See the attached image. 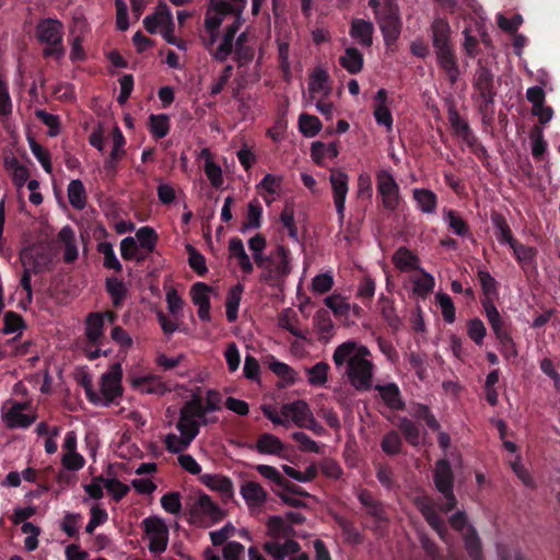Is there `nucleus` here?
<instances>
[{
    "label": "nucleus",
    "instance_id": "nucleus-1",
    "mask_svg": "<svg viewBox=\"0 0 560 560\" xmlns=\"http://www.w3.org/2000/svg\"><path fill=\"white\" fill-rule=\"evenodd\" d=\"M223 407V398L215 389L197 388L190 399L179 410L175 424L177 433L171 432L164 438V445L170 453H179L187 450L200 427L218 421L215 413Z\"/></svg>",
    "mask_w": 560,
    "mask_h": 560
},
{
    "label": "nucleus",
    "instance_id": "nucleus-2",
    "mask_svg": "<svg viewBox=\"0 0 560 560\" xmlns=\"http://www.w3.org/2000/svg\"><path fill=\"white\" fill-rule=\"evenodd\" d=\"M245 4L246 0H211L200 38L217 60L223 61L232 52Z\"/></svg>",
    "mask_w": 560,
    "mask_h": 560
},
{
    "label": "nucleus",
    "instance_id": "nucleus-3",
    "mask_svg": "<svg viewBox=\"0 0 560 560\" xmlns=\"http://www.w3.org/2000/svg\"><path fill=\"white\" fill-rule=\"evenodd\" d=\"M370 350L353 340L339 345L332 354L336 369L346 365V375L350 384L358 390H368L372 387L374 364L370 359Z\"/></svg>",
    "mask_w": 560,
    "mask_h": 560
},
{
    "label": "nucleus",
    "instance_id": "nucleus-4",
    "mask_svg": "<svg viewBox=\"0 0 560 560\" xmlns=\"http://www.w3.org/2000/svg\"><path fill=\"white\" fill-rule=\"evenodd\" d=\"M257 266L262 269L261 280L278 285L291 272L290 252L283 245H278Z\"/></svg>",
    "mask_w": 560,
    "mask_h": 560
},
{
    "label": "nucleus",
    "instance_id": "nucleus-5",
    "mask_svg": "<svg viewBox=\"0 0 560 560\" xmlns=\"http://www.w3.org/2000/svg\"><path fill=\"white\" fill-rule=\"evenodd\" d=\"M122 368L119 362L112 364L107 372L102 374L100 388L92 394V404L95 406L108 407L115 404L122 395Z\"/></svg>",
    "mask_w": 560,
    "mask_h": 560
},
{
    "label": "nucleus",
    "instance_id": "nucleus-6",
    "mask_svg": "<svg viewBox=\"0 0 560 560\" xmlns=\"http://www.w3.org/2000/svg\"><path fill=\"white\" fill-rule=\"evenodd\" d=\"M36 36L42 44H45V57H55L61 59L65 56L62 45L63 25L57 19L42 20L36 27Z\"/></svg>",
    "mask_w": 560,
    "mask_h": 560
},
{
    "label": "nucleus",
    "instance_id": "nucleus-7",
    "mask_svg": "<svg viewBox=\"0 0 560 560\" xmlns=\"http://www.w3.org/2000/svg\"><path fill=\"white\" fill-rule=\"evenodd\" d=\"M144 536L149 551L154 556H161L168 545V527L163 520L148 517L143 521Z\"/></svg>",
    "mask_w": 560,
    "mask_h": 560
},
{
    "label": "nucleus",
    "instance_id": "nucleus-8",
    "mask_svg": "<svg viewBox=\"0 0 560 560\" xmlns=\"http://www.w3.org/2000/svg\"><path fill=\"white\" fill-rule=\"evenodd\" d=\"M369 3L375 10L385 42H394L400 33V19L397 7L389 2L380 7L376 0H370Z\"/></svg>",
    "mask_w": 560,
    "mask_h": 560
},
{
    "label": "nucleus",
    "instance_id": "nucleus-9",
    "mask_svg": "<svg viewBox=\"0 0 560 560\" xmlns=\"http://www.w3.org/2000/svg\"><path fill=\"white\" fill-rule=\"evenodd\" d=\"M2 420L10 428H27L36 420V413L30 402L7 400L3 402Z\"/></svg>",
    "mask_w": 560,
    "mask_h": 560
},
{
    "label": "nucleus",
    "instance_id": "nucleus-10",
    "mask_svg": "<svg viewBox=\"0 0 560 560\" xmlns=\"http://www.w3.org/2000/svg\"><path fill=\"white\" fill-rule=\"evenodd\" d=\"M416 504L429 525L438 533L440 539L447 547V558L450 560H459L455 552V545L450 537L444 521L438 515L430 501L427 498H417Z\"/></svg>",
    "mask_w": 560,
    "mask_h": 560
},
{
    "label": "nucleus",
    "instance_id": "nucleus-11",
    "mask_svg": "<svg viewBox=\"0 0 560 560\" xmlns=\"http://www.w3.org/2000/svg\"><path fill=\"white\" fill-rule=\"evenodd\" d=\"M416 504L429 525L438 533L440 539L447 547V558L450 560H459L455 552V545L450 537L444 521L438 515L430 501L427 498H417Z\"/></svg>",
    "mask_w": 560,
    "mask_h": 560
},
{
    "label": "nucleus",
    "instance_id": "nucleus-12",
    "mask_svg": "<svg viewBox=\"0 0 560 560\" xmlns=\"http://www.w3.org/2000/svg\"><path fill=\"white\" fill-rule=\"evenodd\" d=\"M450 523L455 530L462 534L469 557L472 560H481L480 539L475 528L467 524L466 515L458 512L450 518Z\"/></svg>",
    "mask_w": 560,
    "mask_h": 560
},
{
    "label": "nucleus",
    "instance_id": "nucleus-13",
    "mask_svg": "<svg viewBox=\"0 0 560 560\" xmlns=\"http://www.w3.org/2000/svg\"><path fill=\"white\" fill-rule=\"evenodd\" d=\"M434 482L435 487L445 499L442 510L444 512L451 511L456 505V499L453 494V474L450 463L446 459H441L436 463Z\"/></svg>",
    "mask_w": 560,
    "mask_h": 560
},
{
    "label": "nucleus",
    "instance_id": "nucleus-14",
    "mask_svg": "<svg viewBox=\"0 0 560 560\" xmlns=\"http://www.w3.org/2000/svg\"><path fill=\"white\" fill-rule=\"evenodd\" d=\"M52 252L44 244L32 245L21 252L20 259L23 268L40 272L47 269L52 262Z\"/></svg>",
    "mask_w": 560,
    "mask_h": 560
},
{
    "label": "nucleus",
    "instance_id": "nucleus-15",
    "mask_svg": "<svg viewBox=\"0 0 560 560\" xmlns=\"http://www.w3.org/2000/svg\"><path fill=\"white\" fill-rule=\"evenodd\" d=\"M329 182L338 220L342 224L346 212V199L349 191V176L341 170H332L329 175Z\"/></svg>",
    "mask_w": 560,
    "mask_h": 560
},
{
    "label": "nucleus",
    "instance_id": "nucleus-16",
    "mask_svg": "<svg viewBox=\"0 0 560 560\" xmlns=\"http://www.w3.org/2000/svg\"><path fill=\"white\" fill-rule=\"evenodd\" d=\"M377 191L382 197L383 206L388 210H395L399 205V187L387 170H381L376 174Z\"/></svg>",
    "mask_w": 560,
    "mask_h": 560
},
{
    "label": "nucleus",
    "instance_id": "nucleus-17",
    "mask_svg": "<svg viewBox=\"0 0 560 560\" xmlns=\"http://www.w3.org/2000/svg\"><path fill=\"white\" fill-rule=\"evenodd\" d=\"M264 548L275 560H310L308 556L301 551L300 545L292 539H285L283 542L267 541Z\"/></svg>",
    "mask_w": 560,
    "mask_h": 560
},
{
    "label": "nucleus",
    "instance_id": "nucleus-18",
    "mask_svg": "<svg viewBox=\"0 0 560 560\" xmlns=\"http://www.w3.org/2000/svg\"><path fill=\"white\" fill-rule=\"evenodd\" d=\"M116 315L112 312L91 313L85 319V336L90 343L101 346L104 339L105 320L114 323Z\"/></svg>",
    "mask_w": 560,
    "mask_h": 560
},
{
    "label": "nucleus",
    "instance_id": "nucleus-19",
    "mask_svg": "<svg viewBox=\"0 0 560 560\" xmlns=\"http://www.w3.org/2000/svg\"><path fill=\"white\" fill-rule=\"evenodd\" d=\"M281 415L284 417V427L294 423L298 427L306 425L311 420L312 411L304 400H295L284 404L281 407Z\"/></svg>",
    "mask_w": 560,
    "mask_h": 560
},
{
    "label": "nucleus",
    "instance_id": "nucleus-20",
    "mask_svg": "<svg viewBox=\"0 0 560 560\" xmlns=\"http://www.w3.org/2000/svg\"><path fill=\"white\" fill-rule=\"evenodd\" d=\"M240 494L252 512L260 510L268 499L267 491L258 482L252 480L241 485Z\"/></svg>",
    "mask_w": 560,
    "mask_h": 560
},
{
    "label": "nucleus",
    "instance_id": "nucleus-21",
    "mask_svg": "<svg viewBox=\"0 0 560 560\" xmlns=\"http://www.w3.org/2000/svg\"><path fill=\"white\" fill-rule=\"evenodd\" d=\"M130 385L141 394L162 396L170 390L165 383L155 375H131Z\"/></svg>",
    "mask_w": 560,
    "mask_h": 560
},
{
    "label": "nucleus",
    "instance_id": "nucleus-22",
    "mask_svg": "<svg viewBox=\"0 0 560 560\" xmlns=\"http://www.w3.org/2000/svg\"><path fill=\"white\" fill-rule=\"evenodd\" d=\"M192 516L202 517L203 522H219L223 517L222 510L207 494L197 497L192 510Z\"/></svg>",
    "mask_w": 560,
    "mask_h": 560
},
{
    "label": "nucleus",
    "instance_id": "nucleus-23",
    "mask_svg": "<svg viewBox=\"0 0 560 560\" xmlns=\"http://www.w3.org/2000/svg\"><path fill=\"white\" fill-rule=\"evenodd\" d=\"M373 116L378 126L392 131L394 119L388 107V95L385 89H380L374 96Z\"/></svg>",
    "mask_w": 560,
    "mask_h": 560
},
{
    "label": "nucleus",
    "instance_id": "nucleus-24",
    "mask_svg": "<svg viewBox=\"0 0 560 560\" xmlns=\"http://www.w3.org/2000/svg\"><path fill=\"white\" fill-rule=\"evenodd\" d=\"M145 30L151 33H160L166 27H174L173 14L165 3L159 4L156 11L152 15H148L143 20Z\"/></svg>",
    "mask_w": 560,
    "mask_h": 560
},
{
    "label": "nucleus",
    "instance_id": "nucleus-25",
    "mask_svg": "<svg viewBox=\"0 0 560 560\" xmlns=\"http://www.w3.org/2000/svg\"><path fill=\"white\" fill-rule=\"evenodd\" d=\"M200 481L210 490L218 492L224 501H229L234 497L233 482L226 476L205 474L200 476Z\"/></svg>",
    "mask_w": 560,
    "mask_h": 560
},
{
    "label": "nucleus",
    "instance_id": "nucleus-26",
    "mask_svg": "<svg viewBox=\"0 0 560 560\" xmlns=\"http://www.w3.org/2000/svg\"><path fill=\"white\" fill-rule=\"evenodd\" d=\"M330 93L331 86L327 71L322 68L315 69L312 72L308 82L310 100L327 98Z\"/></svg>",
    "mask_w": 560,
    "mask_h": 560
},
{
    "label": "nucleus",
    "instance_id": "nucleus-27",
    "mask_svg": "<svg viewBox=\"0 0 560 560\" xmlns=\"http://www.w3.org/2000/svg\"><path fill=\"white\" fill-rule=\"evenodd\" d=\"M431 38L435 51L453 47L451 44V26L445 19L435 18L433 20Z\"/></svg>",
    "mask_w": 560,
    "mask_h": 560
},
{
    "label": "nucleus",
    "instance_id": "nucleus-28",
    "mask_svg": "<svg viewBox=\"0 0 560 560\" xmlns=\"http://www.w3.org/2000/svg\"><path fill=\"white\" fill-rule=\"evenodd\" d=\"M283 176L279 174H266L264 178L256 185L258 194L262 197L267 205L275 201L276 196L281 190Z\"/></svg>",
    "mask_w": 560,
    "mask_h": 560
},
{
    "label": "nucleus",
    "instance_id": "nucleus-29",
    "mask_svg": "<svg viewBox=\"0 0 560 560\" xmlns=\"http://www.w3.org/2000/svg\"><path fill=\"white\" fill-rule=\"evenodd\" d=\"M229 253L230 258L236 261L244 273L250 275L253 272L254 265L245 250L242 240L237 237L231 238L229 242Z\"/></svg>",
    "mask_w": 560,
    "mask_h": 560
},
{
    "label": "nucleus",
    "instance_id": "nucleus-30",
    "mask_svg": "<svg viewBox=\"0 0 560 560\" xmlns=\"http://www.w3.org/2000/svg\"><path fill=\"white\" fill-rule=\"evenodd\" d=\"M439 66L445 71L450 81L455 83L459 75V67L453 47L435 51Z\"/></svg>",
    "mask_w": 560,
    "mask_h": 560
},
{
    "label": "nucleus",
    "instance_id": "nucleus-31",
    "mask_svg": "<svg viewBox=\"0 0 560 560\" xmlns=\"http://www.w3.org/2000/svg\"><path fill=\"white\" fill-rule=\"evenodd\" d=\"M373 24L365 20H353L350 35L358 44L364 47L372 45Z\"/></svg>",
    "mask_w": 560,
    "mask_h": 560
},
{
    "label": "nucleus",
    "instance_id": "nucleus-32",
    "mask_svg": "<svg viewBox=\"0 0 560 560\" xmlns=\"http://www.w3.org/2000/svg\"><path fill=\"white\" fill-rule=\"evenodd\" d=\"M324 303L334 313L336 317L340 318L348 317L350 315L351 310H353L355 314H359L361 310L357 305L351 306L347 302L346 298H343L340 294H331L329 296H326Z\"/></svg>",
    "mask_w": 560,
    "mask_h": 560
},
{
    "label": "nucleus",
    "instance_id": "nucleus-33",
    "mask_svg": "<svg viewBox=\"0 0 560 560\" xmlns=\"http://www.w3.org/2000/svg\"><path fill=\"white\" fill-rule=\"evenodd\" d=\"M339 154L336 142H314L311 148V155L318 165H324L327 160H335Z\"/></svg>",
    "mask_w": 560,
    "mask_h": 560
},
{
    "label": "nucleus",
    "instance_id": "nucleus-34",
    "mask_svg": "<svg viewBox=\"0 0 560 560\" xmlns=\"http://www.w3.org/2000/svg\"><path fill=\"white\" fill-rule=\"evenodd\" d=\"M58 240L65 246V261L73 262L79 256L73 230L69 225L63 226L58 234Z\"/></svg>",
    "mask_w": 560,
    "mask_h": 560
},
{
    "label": "nucleus",
    "instance_id": "nucleus-35",
    "mask_svg": "<svg viewBox=\"0 0 560 560\" xmlns=\"http://www.w3.org/2000/svg\"><path fill=\"white\" fill-rule=\"evenodd\" d=\"M256 450L260 454L280 455L284 450L282 441L273 434L264 433L256 442Z\"/></svg>",
    "mask_w": 560,
    "mask_h": 560
},
{
    "label": "nucleus",
    "instance_id": "nucleus-36",
    "mask_svg": "<svg viewBox=\"0 0 560 560\" xmlns=\"http://www.w3.org/2000/svg\"><path fill=\"white\" fill-rule=\"evenodd\" d=\"M262 207L259 201L253 200L247 206V213L245 221L240 229L241 233H246L252 230H257L261 225Z\"/></svg>",
    "mask_w": 560,
    "mask_h": 560
},
{
    "label": "nucleus",
    "instance_id": "nucleus-37",
    "mask_svg": "<svg viewBox=\"0 0 560 560\" xmlns=\"http://www.w3.org/2000/svg\"><path fill=\"white\" fill-rule=\"evenodd\" d=\"M340 65L349 73H359L363 68V56L354 47H347L345 54L340 57Z\"/></svg>",
    "mask_w": 560,
    "mask_h": 560
},
{
    "label": "nucleus",
    "instance_id": "nucleus-38",
    "mask_svg": "<svg viewBox=\"0 0 560 560\" xmlns=\"http://www.w3.org/2000/svg\"><path fill=\"white\" fill-rule=\"evenodd\" d=\"M394 265L401 271L419 268V258L405 247L398 248L393 256Z\"/></svg>",
    "mask_w": 560,
    "mask_h": 560
},
{
    "label": "nucleus",
    "instance_id": "nucleus-39",
    "mask_svg": "<svg viewBox=\"0 0 560 560\" xmlns=\"http://www.w3.org/2000/svg\"><path fill=\"white\" fill-rule=\"evenodd\" d=\"M67 192L69 202L74 209L82 210L86 206V191L80 179L71 180Z\"/></svg>",
    "mask_w": 560,
    "mask_h": 560
},
{
    "label": "nucleus",
    "instance_id": "nucleus-40",
    "mask_svg": "<svg viewBox=\"0 0 560 560\" xmlns=\"http://www.w3.org/2000/svg\"><path fill=\"white\" fill-rule=\"evenodd\" d=\"M383 399V401L390 409H400L404 406L402 399L400 397L399 388L396 384L389 383L387 385H377L375 387Z\"/></svg>",
    "mask_w": 560,
    "mask_h": 560
},
{
    "label": "nucleus",
    "instance_id": "nucleus-41",
    "mask_svg": "<svg viewBox=\"0 0 560 560\" xmlns=\"http://www.w3.org/2000/svg\"><path fill=\"white\" fill-rule=\"evenodd\" d=\"M4 164L12 176L14 185L18 189H21L28 179V168L21 164L15 158H7Z\"/></svg>",
    "mask_w": 560,
    "mask_h": 560
},
{
    "label": "nucleus",
    "instance_id": "nucleus-42",
    "mask_svg": "<svg viewBox=\"0 0 560 560\" xmlns=\"http://www.w3.org/2000/svg\"><path fill=\"white\" fill-rule=\"evenodd\" d=\"M244 288L242 284H237L229 291L226 302H225V312L226 318L229 322H235L238 315V307L242 300Z\"/></svg>",
    "mask_w": 560,
    "mask_h": 560
},
{
    "label": "nucleus",
    "instance_id": "nucleus-43",
    "mask_svg": "<svg viewBox=\"0 0 560 560\" xmlns=\"http://www.w3.org/2000/svg\"><path fill=\"white\" fill-rule=\"evenodd\" d=\"M329 365L325 362H318L315 365L305 369L307 382L311 386L323 387L328 381Z\"/></svg>",
    "mask_w": 560,
    "mask_h": 560
},
{
    "label": "nucleus",
    "instance_id": "nucleus-44",
    "mask_svg": "<svg viewBox=\"0 0 560 560\" xmlns=\"http://www.w3.org/2000/svg\"><path fill=\"white\" fill-rule=\"evenodd\" d=\"M413 198L418 208L424 213H433L436 209V195L429 189L416 188Z\"/></svg>",
    "mask_w": 560,
    "mask_h": 560
},
{
    "label": "nucleus",
    "instance_id": "nucleus-45",
    "mask_svg": "<svg viewBox=\"0 0 560 560\" xmlns=\"http://www.w3.org/2000/svg\"><path fill=\"white\" fill-rule=\"evenodd\" d=\"M290 527L280 516H271L267 522V534L272 538L271 541H278L289 535Z\"/></svg>",
    "mask_w": 560,
    "mask_h": 560
},
{
    "label": "nucleus",
    "instance_id": "nucleus-46",
    "mask_svg": "<svg viewBox=\"0 0 560 560\" xmlns=\"http://www.w3.org/2000/svg\"><path fill=\"white\" fill-rule=\"evenodd\" d=\"M443 220L456 235L466 236L469 234L467 223L454 210H444Z\"/></svg>",
    "mask_w": 560,
    "mask_h": 560
},
{
    "label": "nucleus",
    "instance_id": "nucleus-47",
    "mask_svg": "<svg viewBox=\"0 0 560 560\" xmlns=\"http://www.w3.org/2000/svg\"><path fill=\"white\" fill-rule=\"evenodd\" d=\"M314 325L323 339H330L334 335V323L327 311H318L314 316Z\"/></svg>",
    "mask_w": 560,
    "mask_h": 560
},
{
    "label": "nucleus",
    "instance_id": "nucleus-48",
    "mask_svg": "<svg viewBox=\"0 0 560 560\" xmlns=\"http://www.w3.org/2000/svg\"><path fill=\"white\" fill-rule=\"evenodd\" d=\"M492 223L498 242L501 244H509L511 247L515 243V240L513 238L511 229L504 218L501 215H494L492 217Z\"/></svg>",
    "mask_w": 560,
    "mask_h": 560
},
{
    "label": "nucleus",
    "instance_id": "nucleus-49",
    "mask_svg": "<svg viewBox=\"0 0 560 560\" xmlns=\"http://www.w3.org/2000/svg\"><path fill=\"white\" fill-rule=\"evenodd\" d=\"M120 254L126 260L135 259L141 261L144 259V255L141 253L139 245L135 237L127 236L120 242Z\"/></svg>",
    "mask_w": 560,
    "mask_h": 560
},
{
    "label": "nucleus",
    "instance_id": "nucleus-50",
    "mask_svg": "<svg viewBox=\"0 0 560 560\" xmlns=\"http://www.w3.org/2000/svg\"><path fill=\"white\" fill-rule=\"evenodd\" d=\"M421 273L412 278L413 292L420 296L428 295L434 288L435 280L432 275L419 269Z\"/></svg>",
    "mask_w": 560,
    "mask_h": 560
},
{
    "label": "nucleus",
    "instance_id": "nucleus-51",
    "mask_svg": "<svg viewBox=\"0 0 560 560\" xmlns=\"http://www.w3.org/2000/svg\"><path fill=\"white\" fill-rule=\"evenodd\" d=\"M397 427L400 429V431L404 433L405 439L411 444V445H419L422 442V435L420 429L409 419L401 418L399 422L397 423Z\"/></svg>",
    "mask_w": 560,
    "mask_h": 560
},
{
    "label": "nucleus",
    "instance_id": "nucleus-52",
    "mask_svg": "<svg viewBox=\"0 0 560 560\" xmlns=\"http://www.w3.org/2000/svg\"><path fill=\"white\" fill-rule=\"evenodd\" d=\"M135 238L140 249L151 253L155 247L158 235L153 229L143 226L137 231Z\"/></svg>",
    "mask_w": 560,
    "mask_h": 560
},
{
    "label": "nucleus",
    "instance_id": "nucleus-53",
    "mask_svg": "<svg viewBox=\"0 0 560 560\" xmlns=\"http://www.w3.org/2000/svg\"><path fill=\"white\" fill-rule=\"evenodd\" d=\"M435 301L441 308L444 320L447 324H453L455 322L456 312L451 296L446 293L438 292L435 294Z\"/></svg>",
    "mask_w": 560,
    "mask_h": 560
},
{
    "label": "nucleus",
    "instance_id": "nucleus-54",
    "mask_svg": "<svg viewBox=\"0 0 560 560\" xmlns=\"http://www.w3.org/2000/svg\"><path fill=\"white\" fill-rule=\"evenodd\" d=\"M108 520L107 511L102 508L100 504H94L90 509V521L85 526V532L88 534H93L94 530L105 524Z\"/></svg>",
    "mask_w": 560,
    "mask_h": 560
},
{
    "label": "nucleus",
    "instance_id": "nucleus-55",
    "mask_svg": "<svg viewBox=\"0 0 560 560\" xmlns=\"http://www.w3.org/2000/svg\"><path fill=\"white\" fill-rule=\"evenodd\" d=\"M30 150L47 174L52 173L50 153L34 139H28Z\"/></svg>",
    "mask_w": 560,
    "mask_h": 560
},
{
    "label": "nucleus",
    "instance_id": "nucleus-56",
    "mask_svg": "<svg viewBox=\"0 0 560 560\" xmlns=\"http://www.w3.org/2000/svg\"><path fill=\"white\" fill-rule=\"evenodd\" d=\"M300 131L306 137L316 136L320 129L322 124L316 116L308 114H301L299 117Z\"/></svg>",
    "mask_w": 560,
    "mask_h": 560
},
{
    "label": "nucleus",
    "instance_id": "nucleus-57",
    "mask_svg": "<svg viewBox=\"0 0 560 560\" xmlns=\"http://www.w3.org/2000/svg\"><path fill=\"white\" fill-rule=\"evenodd\" d=\"M98 252L104 256V266L108 269L121 271L122 266L118 260L114 247L110 243L103 242L98 244Z\"/></svg>",
    "mask_w": 560,
    "mask_h": 560
},
{
    "label": "nucleus",
    "instance_id": "nucleus-58",
    "mask_svg": "<svg viewBox=\"0 0 560 560\" xmlns=\"http://www.w3.org/2000/svg\"><path fill=\"white\" fill-rule=\"evenodd\" d=\"M80 523L79 513L67 512L60 522V528L68 537H74L79 534Z\"/></svg>",
    "mask_w": 560,
    "mask_h": 560
},
{
    "label": "nucleus",
    "instance_id": "nucleus-59",
    "mask_svg": "<svg viewBox=\"0 0 560 560\" xmlns=\"http://www.w3.org/2000/svg\"><path fill=\"white\" fill-rule=\"evenodd\" d=\"M106 290L113 299L115 306H118L127 292L125 283L117 278H108L106 280Z\"/></svg>",
    "mask_w": 560,
    "mask_h": 560
},
{
    "label": "nucleus",
    "instance_id": "nucleus-60",
    "mask_svg": "<svg viewBox=\"0 0 560 560\" xmlns=\"http://www.w3.org/2000/svg\"><path fill=\"white\" fill-rule=\"evenodd\" d=\"M210 294L211 288L203 282H197L190 289V298L196 306L210 304Z\"/></svg>",
    "mask_w": 560,
    "mask_h": 560
},
{
    "label": "nucleus",
    "instance_id": "nucleus-61",
    "mask_svg": "<svg viewBox=\"0 0 560 560\" xmlns=\"http://www.w3.org/2000/svg\"><path fill=\"white\" fill-rule=\"evenodd\" d=\"M21 530L26 535L24 547L27 551H34L38 547V536L40 533L39 527L31 522L22 524Z\"/></svg>",
    "mask_w": 560,
    "mask_h": 560
},
{
    "label": "nucleus",
    "instance_id": "nucleus-62",
    "mask_svg": "<svg viewBox=\"0 0 560 560\" xmlns=\"http://www.w3.org/2000/svg\"><path fill=\"white\" fill-rule=\"evenodd\" d=\"M334 287V277L331 272H324L315 276L312 280L311 289L316 294H324Z\"/></svg>",
    "mask_w": 560,
    "mask_h": 560
},
{
    "label": "nucleus",
    "instance_id": "nucleus-63",
    "mask_svg": "<svg viewBox=\"0 0 560 560\" xmlns=\"http://www.w3.org/2000/svg\"><path fill=\"white\" fill-rule=\"evenodd\" d=\"M170 130V121L166 115H151L150 131L155 138H164Z\"/></svg>",
    "mask_w": 560,
    "mask_h": 560
},
{
    "label": "nucleus",
    "instance_id": "nucleus-64",
    "mask_svg": "<svg viewBox=\"0 0 560 560\" xmlns=\"http://www.w3.org/2000/svg\"><path fill=\"white\" fill-rule=\"evenodd\" d=\"M104 488L115 501L121 500L129 492V486L116 478H104Z\"/></svg>",
    "mask_w": 560,
    "mask_h": 560
}]
</instances>
